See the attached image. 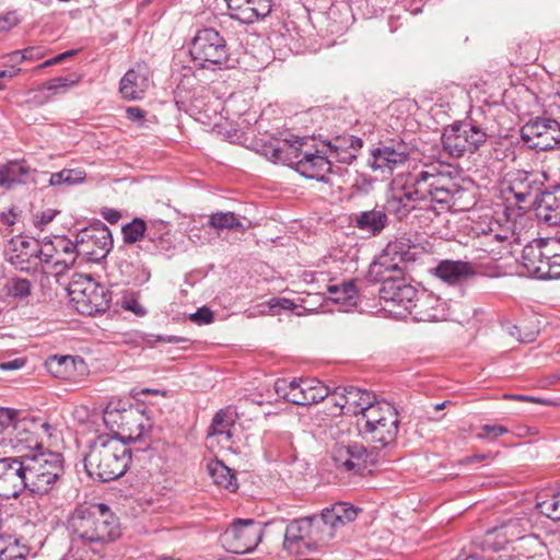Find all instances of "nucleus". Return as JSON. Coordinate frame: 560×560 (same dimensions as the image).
<instances>
[{
  "label": "nucleus",
  "mask_w": 560,
  "mask_h": 560,
  "mask_svg": "<svg viewBox=\"0 0 560 560\" xmlns=\"http://www.w3.org/2000/svg\"><path fill=\"white\" fill-rule=\"evenodd\" d=\"M394 186V194L386 206L398 220L407 218L421 201L430 202V207L436 211L462 209V199L466 194L450 172L434 165L408 174L405 179H395Z\"/></svg>",
  "instance_id": "obj_1"
},
{
  "label": "nucleus",
  "mask_w": 560,
  "mask_h": 560,
  "mask_svg": "<svg viewBox=\"0 0 560 560\" xmlns=\"http://www.w3.org/2000/svg\"><path fill=\"white\" fill-rule=\"evenodd\" d=\"M68 528L73 541L93 551L120 536L119 521L104 503L78 505L69 516Z\"/></svg>",
  "instance_id": "obj_2"
},
{
  "label": "nucleus",
  "mask_w": 560,
  "mask_h": 560,
  "mask_svg": "<svg viewBox=\"0 0 560 560\" xmlns=\"http://www.w3.org/2000/svg\"><path fill=\"white\" fill-rule=\"evenodd\" d=\"M131 462V450L124 440L107 434L98 435L84 457L88 475L102 482L121 477Z\"/></svg>",
  "instance_id": "obj_3"
},
{
  "label": "nucleus",
  "mask_w": 560,
  "mask_h": 560,
  "mask_svg": "<svg viewBox=\"0 0 560 560\" xmlns=\"http://www.w3.org/2000/svg\"><path fill=\"white\" fill-rule=\"evenodd\" d=\"M303 143L299 140H282L270 143L264 148V155L275 162L295 165V170L306 178L318 182H328V173L331 168L329 156L302 149Z\"/></svg>",
  "instance_id": "obj_4"
},
{
  "label": "nucleus",
  "mask_w": 560,
  "mask_h": 560,
  "mask_svg": "<svg viewBox=\"0 0 560 560\" xmlns=\"http://www.w3.org/2000/svg\"><path fill=\"white\" fill-rule=\"evenodd\" d=\"M27 490L34 494L49 493L63 474L62 455L51 451L21 456Z\"/></svg>",
  "instance_id": "obj_5"
},
{
  "label": "nucleus",
  "mask_w": 560,
  "mask_h": 560,
  "mask_svg": "<svg viewBox=\"0 0 560 560\" xmlns=\"http://www.w3.org/2000/svg\"><path fill=\"white\" fill-rule=\"evenodd\" d=\"M399 424L396 408L385 400L377 401L374 407L365 408L363 418L358 420L363 439L377 448H384L396 442Z\"/></svg>",
  "instance_id": "obj_6"
},
{
  "label": "nucleus",
  "mask_w": 560,
  "mask_h": 560,
  "mask_svg": "<svg viewBox=\"0 0 560 560\" xmlns=\"http://www.w3.org/2000/svg\"><path fill=\"white\" fill-rule=\"evenodd\" d=\"M189 52L195 65L202 69L215 71L229 61L225 39L214 28L198 31L191 40Z\"/></svg>",
  "instance_id": "obj_7"
},
{
  "label": "nucleus",
  "mask_w": 560,
  "mask_h": 560,
  "mask_svg": "<svg viewBox=\"0 0 560 560\" xmlns=\"http://www.w3.org/2000/svg\"><path fill=\"white\" fill-rule=\"evenodd\" d=\"M14 417V410L0 409V425L10 430L11 441H15L13 447L20 451L27 450V454L44 451L39 434H49L50 425L47 422L39 423L28 419L15 420Z\"/></svg>",
  "instance_id": "obj_8"
},
{
  "label": "nucleus",
  "mask_w": 560,
  "mask_h": 560,
  "mask_svg": "<svg viewBox=\"0 0 560 560\" xmlns=\"http://www.w3.org/2000/svg\"><path fill=\"white\" fill-rule=\"evenodd\" d=\"M267 525L253 518H235L220 535V544L232 553L252 552L262 540Z\"/></svg>",
  "instance_id": "obj_9"
},
{
  "label": "nucleus",
  "mask_w": 560,
  "mask_h": 560,
  "mask_svg": "<svg viewBox=\"0 0 560 560\" xmlns=\"http://www.w3.org/2000/svg\"><path fill=\"white\" fill-rule=\"evenodd\" d=\"M486 140L487 133L469 122H455L446 127L442 135L443 150L452 158L477 151Z\"/></svg>",
  "instance_id": "obj_10"
},
{
  "label": "nucleus",
  "mask_w": 560,
  "mask_h": 560,
  "mask_svg": "<svg viewBox=\"0 0 560 560\" xmlns=\"http://www.w3.org/2000/svg\"><path fill=\"white\" fill-rule=\"evenodd\" d=\"M277 395L284 400L300 406L318 404L329 395L328 387L317 380H285L275 383Z\"/></svg>",
  "instance_id": "obj_11"
},
{
  "label": "nucleus",
  "mask_w": 560,
  "mask_h": 560,
  "mask_svg": "<svg viewBox=\"0 0 560 560\" xmlns=\"http://www.w3.org/2000/svg\"><path fill=\"white\" fill-rule=\"evenodd\" d=\"M459 307L460 303L457 301H445L434 294H417L409 314L421 322H462L464 318L458 313Z\"/></svg>",
  "instance_id": "obj_12"
},
{
  "label": "nucleus",
  "mask_w": 560,
  "mask_h": 560,
  "mask_svg": "<svg viewBox=\"0 0 560 560\" xmlns=\"http://www.w3.org/2000/svg\"><path fill=\"white\" fill-rule=\"evenodd\" d=\"M521 138L533 150H552L560 144V124L551 118L536 117L522 127Z\"/></svg>",
  "instance_id": "obj_13"
},
{
  "label": "nucleus",
  "mask_w": 560,
  "mask_h": 560,
  "mask_svg": "<svg viewBox=\"0 0 560 560\" xmlns=\"http://www.w3.org/2000/svg\"><path fill=\"white\" fill-rule=\"evenodd\" d=\"M71 293L75 294L73 300L82 305V313L93 315L109 308L112 301L109 290L94 281L91 276H86L85 282H75Z\"/></svg>",
  "instance_id": "obj_14"
},
{
  "label": "nucleus",
  "mask_w": 560,
  "mask_h": 560,
  "mask_svg": "<svg viewBox=\"0 0 560 560\" xmlns=\"http://www.w3.org/2000/svg\"><path fill=\"white\" fill-rule=\"evenodd\" d=\"M21 456L0 458V498H18L27 489Z\"/></svg>",
  "instance_id": "obj_15"
},
{
  "label": "nucleus",
  "mask_w": 560,
  "mask_h": 560,
  "mask_svg": "<svg viewBox=\"0 0 560 560\" xmlns=\"http://www.w3.org/2000/svg\"><path fill=\"white\" fill-rule=\"evenodd\" d=\"M312 518L304 517L291 521L285 526L283 549L292 556H305L314 551L315 545L310 533Z\"/></svg>",
  "instance_id": "obj_16"
},
{
  "label": "nucleus",
  "mask_w": 560,
  "mask_h": 560,
  "mask_svg": "<svg viewBox=\"0 0 560 560\" xmlns=\"http://www.w3.org/2000/svg\"><path fill=\"white\" fill-rule=\"evenodd\" d=\"M407 145L402 142H384L371 151L369 165L373 171L390 174L408 159Z\"/></svg>",
  "instance_id": "obj_17"
},
{
  "label": "nucleus",
  "mask_w": 560,
  "mask_h": 560,
  "mask_svg": "<svg viewBox=\"0 0 560 560\" xmlns=\"http://www.w3.org/2000/svg\"><path fill=\"white\" fill-rule=\"evenodd\" d=\"M378 294L385 303L397 305L409 313L417 291L400 277H386L382 280Z\"/></svg>",
  "instance_id": "obj_18"
},
{
  "label": "nucleus",
  "mask_w": 560,
  "mask_h": 560,
  "mask_svg": "<svg viewBox=\"0 0 560 560\" xmlns=\"http://www.w3.org/2000/svg\"><path fill=\"white\" fill-rule=\"evenodd\" d=\"M232 18L250 24L268 16L275 0H225Z\"/></svg>",
  "instance_id": "obj_19"
},
{
  "label": "nucleus",
  "mask_w": 560,
  "mask_h": 560,
  "mask_svg": "<svg viewBox=\"0 0 560 560\" xmlns=\"http://www.w3.org/2000/svg\"><path fill=\"white\" fill-rule=\"evenodd\" d=\"M533 206L540 221L550 226L560 225V185L536 196Z\"/></svg>",
  "instance_id": "obj_20"
},
{
  "label": "nucleus",
  "mask_w": 560,
  "mask_h": 560,
  "mask_svg": "<svg viewBox=\"0 0 560 560\" xmlns=\"http://www.w3.org/2000/svg\"><path fill=\"white\" fill-rule=\"evenodd\" d=\"M361 510L346 502H337L323 510L320 518L328 527V537H334L335 532L353 522Z\"/></svg>",
  "instance_id": "obj_21"
},
{
  "label": "nucleus",
  "mask_w": 560,
  "mask_h": 560,
  "mask_svg": "<svg viewBox=\"0 0 560 560\" xmlns=\"http://www.w3.org/2000/svg\"><path fill=\"white\" fill-rule=\"evenodd\" d=\"M477 273L476 268L467 261L442 260L434 270V275L452 285H462Z\"/></svg>",
  "instance_id": "obj_22"
},
{
  "label": "nucleus",
  "mask_w": 560,
  "mask_h": 560,
  "mask_svg": "<svg viewBox=\"0 0 560 560\" xmlns=\"http://www.w3.org/2000/svg\"><path fill=\"white\" fill-rule=\"evenodd\" d=\"M340 399L343 400L342 413L348 416H360V419L363 418L365 408L374 407L377 402L375 401L374 394L353 386L342 387Z\"/></svg>",
  "instance_id": "obj_23"
},
{
  "label": "nucleus",
  "mask_w": 560,
  "mask_h": 560,
  "mask_svg": "<svg viewBox=\"0 0 560 560\" xmlns=\"http://www.w3.org/2000/svg\"><path fill=\"white\" fill-rule=\"evenodd\" d=\"M105 417L106 421L117 422L119 419L118 427L121 433L131 441L140 440L147 429L143 415L135 409L124 410L122 412L107 411Z\"/></svg>",
  "instance_id": "obj_24"
},
{
  "label": "nucleus",
  "mask_w": 560,
  "mask_h": 560,
  "mask_svg": "<svg viewBox=\"0 0 560 560\" xmlns=\"http://www.w3.org/2000/svg\"><path fill=\"white\" fill-rule=\"evenodd\" d=\"M415 260V254L404 240L389 242L384 248L375 266L384 267L386 270H401L402 265Z\"/></svg>",
  "instance_id": "obj_25"
},
{
  "label": "nucleus",
  "mask_w": 560,
  "mask_h": 560,
  "mask_svg": "<svg viewBox=\"0 0 560 560\" xmlns=\"http://www.w3.org/2000/svg\"><path fill=\"white\" fill-rule=\"evenodd\" d=\"M541 177L546 178L545 173H518L511 186L515 199L518 202H526L533 195L536 197L545 192L546 190H542L544 182Z\"/></svg>",
  "instance_id": "obj_26"
},
{
  "label": "nucleus",
  "mask_w": 560,
  "mask_h": 560,
  "mask_svg": "<svg viewBox=\"0 0 560 560\" xmlns=\"http://www.w3.org/2000/svg\"><path fill=\"white\" fill-rule=\"evenodd\" d=\"M35 172L25 160L9 161L0 167V187L10 190L18 185H24Z\"/></svg>",
  "instance_id": "obj_27"
},
{
  "label": "nucleus",
  "mask_w": 560,
  "mask_h": 560,
  "mask_svg": "<svg viewBox=\"0 0 560 560\" xmlns=\"http://www.w3.org/2000/svg\"><path fill=\"white\" fill-rule=\"evenodd\" d=\"M149 86L148 75L144 69L138 67L128 70L119 83V92L125 100L133 101L143 97Z\"/></svg>",
  "instance_id": "obj_28"
},
{
  "label": "nucleus",
  "mask_w": 560,
  "mask_h": 560,
  "mask_svg": "<svg viewBox=\"0 0 560 560\" xmlns=\"http://www.w3.org/2000/svg\"><path fill=\"white\" fill-rule=\"evenodd\" d=\"M351 223L358 230L369 233L372 236H376L386 228L388 218L382 208L375 207L372 210L352 214Z\"/></svg>",
  "instance_id": "obj_29"
},
{
  "label": "nucleus",
  "mask_w": 560,
  "mask_h": 560,
  "mask_svg": "<svg viewBox=\"0 0 560 560\" xmlns=\"http://www.w3.org/2000/svg\"><path fill=\"white\" fill-rule=\"evenodd\" d=\"M77 244H81V246L88 245L90 243L95 244L98 248L105 250L106 253L113 245V238L110 231L108 228L102 223H95L81 230L75 236Z\"/></svg>",
  "instance_id": "obj_30"
},
{
  "label": "nucleus",
  "mask_w": 560,
  "mask_h": 560,
  "mask_svg": "<svg viewBox=\"0 0 560 560\" xmlns=\"http://www.w3.org/2000/svg\"><path fill=\"white\" fill-rule=\"evenodd\" d=\"M546 241L544 238L535 240L527 244L522 252V261L525 269L533 276L540 278L542 267L540 258H545Z\"/></svg>",
  "instance_id": "obj_31"
},
{
  "label": "nucleus",
  "mask_w": 560,
  "mask_h": 560,
  "mask_svg": "<svg viewBox=\"0 0 560 560\" xmlns=\"http://www.w3.org/2000/svg\"><path fill=\"white\" fill-rule=\"evenodd\" d=\"M545 258L549 260L548 267L544 266L539 279L560 278V240L546 241Z\"/></svg>",
  "instance_id": "obj_32"
},
{
  "label": "nucleus",
  "mask_w": 560,
  "mask_h": 560,
  "mask_svg": "<svg viewBox=\"0 0 560 560\" xmlns=\"http://www.w3.org/2000/svg\"><path fill=\"white\" fill-rule=\"evenodd\" d=\"M234 423L233 413L229 409L219 410L208 429V436H218L221 441H229L231 427Z\"/></svg>",
  "instance_id": "obj_33"
},
{
  "label": "nucleus",
  "mask_w": 560,
  "mask_h": 560,
  "mask_svg": "<svg viewBox=\"0 0 560 560\" xmlns=\"http://www.w3.org/2000/svg\"><path fill=\"white\" fill-rule=\"evenodd\" d=\"M349 451V474L361 475L368 467L369 463H373L371 453L368 452L363 444L353 442L348 444Z\"/></svg>",
  "instance_id": "obj_34"
},
{
  "label": "nucleus",
  "mask_w": 560,
  "mask_h": 560,
  "mask_svg": "<svg viewBox=\"0 0 560 560\" xmlns=\"http://www.w3.org/2000/svg\"><path fill=\"white\" fill-rule=\"evenodd\" d=\"M209 474L213 482L230 492H235L238 488L235 474L222 462H215L208 466Z\"/></svg>",
  "instance_id": "obj_35"
},
{
  "label": "nucleus",
  "mask_w": 560,
  "mask_h": 560,
  "mask_svg": "<svg viewBox=\"0 0 560 560\" xmlns=\"http://www.w3.org/2000/svg\"><path fill=\"white\" fill-rule=\"evenodd\" d=\"M144 237L153 243L154 249L166 250L171 243L168 224L163 221H155L150 223V225L147 226Z\"/></svg>",
  "instance_id": "obj_36"
},
{
  "label": "nucleus",
  "mask_w": 560,
  "mask_h": 560,
  "mask_svg": "<svg viewBox=\"0 0 560 560\" xmlns=\"http://www.w3.org/2000/svg\"><path fill=\"white\" fill-rule=\"evenodd\" d=\"M331 300L337 303H342L347 306L357 303L358 292L353 282H342L341 284H332L327 288Z\"/></svg>",
  "instance_id": "obj_37"
},
{
  "label": "nucleus",
  "mask_w": 560,
  "mask_h": 560,
  "mask_svg": "<svg viewBox=\"0 0 560 560\" xmlns=\"http://www.w3.org/2000/svg\"><path fill=\"white\" fill-rule=\"evenodd\" d=\"M208 225L215 230H244L234 212H215L208 220Z\"/></svg>",
  "instance_id": "obj_38"
},
{
  "label": "nucleus",
  "mask_w": 560,
  "mask_h": 560,
  "mask_svg": "<svg viewBox=\"0 0 560 560\" xmlns=\"http://www.w3.org/2000/svg\"><path fill=\"white\" fill-rule=\"evenodd\" d=\"M85 178V174L79 170H68L65 168L60 172L52 173L49 177L50 186H60V185H74L83 182Z\"/></svg>",
  "instance_id": "obj_39"
},
{
  "label": "nucleus",
  "mask_w": 560,
  "mask_h": 560,
  "mask_svg": "<svg viewBox=\"0 0 560 560\" xmlns=\"http://www.w3.org/2000/svg\"><path fill=\"white\" fill-rule=\"evenodd\" d=\"M147 224L142 219L136 218L122 228L125 243L132 244L144 237Z\"/></svg>",
  "instance_id": "obj_40"
},
{
  "label": "nucleus",
  "mask_w": 560,
  "mask_h": 560,
  "mask_svg": "<svg viewBox=\"0 0 560 560\" xmlns=\"http://www.w3.org/2000/svg\"><path fill=\"white\" fill-rule=\"evenodd\" d=\"M4 288L8 295L24 299L31 294L32 284L28 279L15 277L11 278Z\"/></svg>",
  "instance_id": "obj_41"
},
{
  "label": "nucleus",
  "mask_w": 560,
  "mask_h": 560,
  "mask_svg": "<svg viewBox=\"0 0 560 560\" xmlns=\"http://www.w3.org/2000/svg\"><path fill=\"white\" fill-rule=\"evenodd\" d=\"M363 145L362 139L346 135V136H339L334 139V141L328 143V150L329 152L335 151H343V150H360Z\"/></svg>",
  "instance_id": "obj_42"
},
{
  "label": "nucleus",
  "mask_w": 560,
  "mask_h": 560,
  "mask_svg": "<svg viewBox=\"0 0 560 560\" xmlns=\"http://www.w3.org/2000/svg\"><path fill=\"white\" fill-rule=\"evenodd\" d=\"M536 508L548 518L560 522V493L553 494L547 500L537 502Z\"/></svg>",
  "instance_id": "obj_43"
},
{
  "label": "nucleus",
  "mask_w": 560,
  "mask_h": 560,
  "mask_svg": "<svg viewBox=\"0 0 560 560\" xmlns=\"http://www.w3.org/2000/svg\"><path fill=\"white\" fill-rule=\"evenodd\" d=\"M348 444H336L331 450V460L337 470L349 474Z\"/></svg>",
  "instance_id": "obj_44"
},
{
  "label": "nucleus",
  "mask_w": 560,
  "mask_h": 560,
  "mask_svg": "<svg viewBox=\"0 0 560 560\" xmlns=\"http://www.w3.org/2000/svg\"><path fill=\"white\" fill-rule=\"evenodd\" d=\"M80 78L77 74H70L68 77H59L51 79L44 83L43 88L48 91H59V90H67L68 88L77 84L79 82Z\"/></svg>",
  "instance_id": "obj_45"
},
{
  "label": "nucleus",
  "mask_w": 560,
  "mask_h": 560,
  "mask_svg": "<svg viewBox=\"0 0 560 560\" xmlns=\"http://www.w3.org/2000/svg\"><path fill=\"white\" fill-rule=\"evenodd\" d=\"M20 23L16 12L11 11L0 15V33H4L13 28Z\"/></svg>",
  "instance_id": "obj_46"
},
{
  "label": "nucleus",
  "mask_w": 560,
  "mask_h": 560,
  "mask_svg": "<svg viewBox=\"0 0 560 560\" xmlns=\"http://www.w3.org/2000/svg\"><path fill=\"white\" fill-rule=\"evenodd\" d=\"M359 150H343L329 152L328 156L336 159L340 163L351 164L357 159V152Z\"/></svg>",
  "instance_id": "obj_47"
},
{
  "label": "nucleus",
  "mask_w": 560,
  "mask_h": 560,
  "mask_svg": "<svg viewBox=\"0 0 560 560\" xmlns=\"http://www.w3.org/2000/svg\"><path fill=\"white\" fill-rule=\"evenodd\" d=\"M25 547L19 548V547H7L1 552V560H25V553H24Z\"/></svg>",
  "instance_id": "obj_48"
},
{
  "label": "nucleus",
  "mask_w": 560,
  "mask_h": 560,
  "mask_svg": "<svg viewBox=\"0 0 560 560\" xmlns=\"http://www.w3.org/2000/svg\"><path fill=\"white\" fill-rule=\"evenodd\" d=\"M481 430H482V433L478 434V436L481 439L489 438V436L495 439V438L501 436L508 432L506 428H504L502 425H490V424L483 425L481 428Z\"/></svg>",
  "instance_id": "obj_49"
},
{
  "label": "nucleus",
  "mask_w": 560,
  "mask_h": 560,
  "mask_svg": "<svg viewBox=\"0 0 560 560\" xmlns=\"http://www.w3.org/2000/svg\"><path fill=\"white\" fill-rule=\"evenodd\" d=\"M191 319L197 324H209L213 320V313L206 306L200 307L191 315Z\"/></svg>",
  "instance_id": "obj_50"
},
{
  "label": "nucleus",
  "mask_w": 560,
  "mask_h": 560,
  "mask_svg": "<svg viewBox=\"0 0 560 560\" xmlns=\"http://www.w3.org/2000/svg\"><path fill=\"white\" fill-rule=\"evenodd\" d=\"M73 358L72 357H69V355H66V357H52L49 362H48V366L50 369V371L52 373H60L59 370L57 371H54V364H57L59 368L65 365V366H68V365H73Z\"/></svg>",
  "instance_id": "obj_51"
},
{
  "label": "nucleus",
  "mask_w": 560,
  "mask_h": 560,
  "mask_svg": "<svg viewBox=\"0 0 560 560\" xmlns=\"http://www.w3.org/2000/svg\"><path fill=\"white\" fill-rule=\"evenodd\" d=\"M58 212L52 209H47L37 214V225L43 229L45 225L50 223Z\"/></svg>",
  "instance_id": "obj_52"
},
{
  "label": "nucleus",
  "mask_w": 560,
  "mask_h": 560,
  "mask_svg": "<svg viewBox=\"0 0 560 560\" xmlns=\"http://www.w3.org/2000/svg\"><path fill=\"white\" fill-rule=\"evenodd\" d=\"M504 397H505V398H511V399L523 400V401L537 402V404H541V405H553V402H552V401H550V400L542 399V398H538V397H533V396H525V395H505Z\"/></svg>",
  "instance_id": "obj_53"
},
{
  "label": "nucleus",
  "mask_w": 560,
  "mask_h": 560,
  "mask_svg": "<svg viewBox=\"0 0 560 560\" xmlns=\"http://www.w3.org/2000/svg\"><path fill=\"white\" fill-rule=\"evenodd\" d=\"M24 364H25V360L19 358V359H14L11 361L0 363V369L4 370V371H12V370L21 369L22 366H24Z\"/></svg>",
  "instance_id": "obj_54"
},
{
  "label": "nucleus",
  "mask_w": 560,
  "mask_h": 560,
  "mask_svg": "<svg viewBox=\"0 0 560 560\" xmlns=\"http://www.w3.org/2000/svg\"><path fill=\"white\" fill-rule=\"evenodd\" d=\"M126 115L128 119L139 121L144 118L145 113L139 107H128L126 109Z\"/></svg>",
  "instance_id": "obj_55"
},
{
  "label": "nucleus",
  "mask_w": 560,
  "mask_h": 560,
  "mask_svg": "<svg viewBox=\"0 0 560 560\" xmlns=\"http://www.w3.org/2000/svg\"><path fill=\"white\" fill-rule=\"evenodd\" d=\"M34 50H35L34 48H26L22 51L21 50L14 51L11 55V60L18 61V60L31 59V58H33Z\"/></svg>",
  "instance_id": "obj_56"
},
{
  "label": "nucleus",
  "mask_w": 560,
  "mask_h": 560,
  "mask_svg": "<svg viewBox=\"0 0 560 560\" xmlns=\"http://www.w3.org/2000/svg\"><path fill=\"white\" fill-rule=\"evenodd\" d=\"M149 279H150V271L148 269H145L144 267H141L138 269V273L133 280H135V283H137V284H143V283L148 282Z\"/></svg>",
  "instance_id": "obj_57"
},
{
  "label": "nucleus",
  "mask_w": 560,
  "mask_h": 560,
  "mask_svg": "<svg viewBox=\"0 0 560 560\" xmlns=\"http://www.w3.org/2000/svg\"><path fill=\"white\" fill-rule=\"evenodd\" d=\"M103 215L112 224L118 222V220L120 219L119 212L112 209H108L106 212H103Z\"/></svg>",
  "instance_id": "obj_58"
},
{
  "label": "nucleus",
  "mask_w": 560,
  "mask_h": 560,
  "mask_svg": "<svg viewBox=\"0 0 560 560\" xmlns=\"http://www.w3.org/2000/svg\"><path fill=\"white\" fill-rule=\"evenodd\" d=\"M77 52H78L77 49L68 50V51H65L62 54H59V55L55 56L51 59H52L54 65H57V63L61 62L62 60H65V59H67L69 57L74 56Z\"/></svg>",
  "instance_id": "obj_59"
},
{
  "label": "nucleus",
  "mask_w": 560,
  "mask_h": 560,
  "mask_svg": "<svg viewBox=\"0 0 560 560\" xmlns=\"http://www.w3.org/2000/svg\"><path fill=\"white\" fill-rule=\"evenodd\" d=\"M151 338H154L155 341H161V342H170V343H176L180 340L179 337H176V336H155V335H151L150 336Z\"/></svg>",
  "instance_id": "obj_60"
},
{
  "label": "nucleus",
  "mask_w": 560,
  "mask_h": 560,
  "mask_svg": "<svg viewBox=\"0 0 560 560\" xmlns=\"http://www.w3.org/2000/svg\"><path fill=\"white\" fill-rule=\"evenodd\" d=\"M341 389L342 388H336L335 392L332 393V398L331 399L334 400V404L336 406H338L340 408V411L342 412L343 400L340 399Z\"/></svg>",
  "instance_id": "obj_61"
},
{
  "label": "nucleus",
  "mask_w": 560,
  "mask_h": 560,
  "mask_svg": "<svg viewBox=\"0 0 560 560\" xmlns=\"http://www.w3.org/2000/svg\"><path fill=\"white\" fill-rule=\"evenodd\" d=\"M279 305L283 310H292L295 306L294 303L292 301L288 300V299H281L279 301Z\"/></svg>",
  "instance_id": "obj_62"
},
{
  "label": "nucleus",
  "mask_w": 560,
  "mask_h": 560,
  "mask_svg": "<svg viewBox=\"0 0 560 560\" xmlns=\"http://www.w3.org/2000/svg\"><path fill=\"white\" fill-rule=\"evenodd\" d=\"M34 255L39 257L44 262H49L51 258L50 254H46L42 249H38Z\"/></svg>",
  "instance_id": "obj_63"
},
{
  "label": "nucleus",
  "mask_w": 560,
  "mask_h": 560,
  "mask_svg": "<svg viewBox=\"0 0 560 560\" xmlns=\"http://www.w3.org/2000/svg\"><path fill=\"white\" fill-rule=\"evenodd\" d=\"M79 245H80V244H77V242H75L74 244H73V243H68V244L65 246L63 250H65L66 253H72V252L74 250V248H75L77 246H79Z\"/></svg>",
  "instance_id": "obj_64"
}]
</instances>
